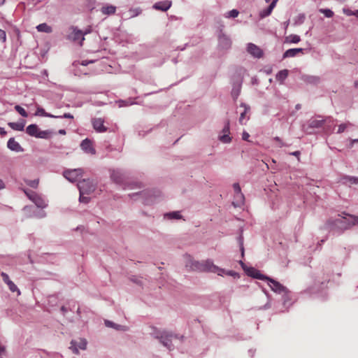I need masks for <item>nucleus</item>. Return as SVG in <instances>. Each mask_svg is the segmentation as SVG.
<instances>
[{
	"label": "nucleus",
	"mask_w": 358,
	"mask_h": 358,
	"mask_svg": "<svg viewBox=\"0 0 358 358\" xmlns=\"http://www.w3.org/2000/svg\"><path fill=\"white\" fill-rule=\"evenodd\" d=\"M302 48H292L286 50L283 55V57H293L296 56L298 53L303 52Z\"/></svg>",
	"instance_id": "nucleus-28"
},
{
	"label": "nucleus",
	"mask_w": 358,
	"mask_h": 358,
	"mask_svg": "<svg viewBox=\"0 0 358 358\" xmlns=\"http://www.w3.org/2000/svg\"><path fill=\"white\" fill-rule=\"evenodd\" d=\"M185 267L189 271L199 272H211L217 273L220 276H224L225 272L224 268H220L215 265L212 260L206 259L204 261H196L190 255H186Z\"/></svg>",
	"instance_id": "nucleus-1"
},
{
	"label": "nucleus",
	"mask_w": 358,
	"mask_h": 358,
	"mask_svg": "<svg viewBox=\"0 0 358 358\" xmlns=\"http://www.w3.org/2000/svg\"><path fill=\"white\" fill-rule=\"evenodd\" d=\"M79 192L87 193L89 195L95 190V185L89 179H84L78 183Z\"/></svg>",
	"instance_id": "nucleus-10"
},
{
	"label": "nucleus",
	"mask_w": 358,
	"mask_h": 358,
	"mask_svg": "<svg viewBox=\"0 0 358 358\" xmlns=\"http://www.w3.org/2000/svg\"><path fill=\"white\" fill-rule=\"evenodd\" d=\"M35 115L36 116H43V117H48L54 118L55 115L50 113H48L45 111V110L41 107H37L36 111L35 113Z\"/></svg>",
	"instance_id": "nucleus-35"
},
{
	"label": "nucleus",
	"mask_w": 358,
	"mask_h": 358,
	"mask_svg": "<svg viewBox=\"0 0 358 358\" xmlns=\"http://www.w3.org/2000/svg\"><path fill=\"white\" fill-rule=\"evenodd\" d=\"M323 124H324L323 120H317V119L310 120L309 121L308 127L307 128H306L304 127L303 130L308 132V128H320L323 125ZM309 133H310V131H309Z\"/></svg>",
	"instance_id": "nucleus-24"
},
{
	"label": "nucleus",
	"mask_w": 358,
	"mask_h": 358,
	"mask_svg": "<svg viewBox=\"0 0 358 358\" xmlns=\"http://www.w3.org/2000/svg\"><path fill=\"white\" fill-rule=\"evenodd\" d=\"M134 12V13L131 15V17L137 16L140 13V11L138 10H136Z\"/></svg>",
	"instance_id": "nucleus-61"
},
{
	"label": "nucleus",
	"mask_w": 358,
	"mask_h": 358,
	"mask_svg": "<svg viewBox=\"0 0 358 358\" xmlns=\"http://www.w3.org/2000/svg\"><path fill=\"white\" fill-rule=\"evenodd\" d=\"M26 132L31 136L39 138H48L52 134L49 130H40L38 127L34 124L29 125L26 129Z\"/></svg>",
	"instance_id": "nucleus-5"
},
{
	"label": "nucleus",
	"mask_w": 358,
	"mask_h": 358,
	"mask_svg": "<svg viewBox=\"0 0 358 358\" xmlns=\"http://www.w3.org/2000/svg\"><path fill=\"white\" fill-rule=\"evenodd\" d=\"M239 263L241 265V266L243 268V270L245 271V273L249 276H251V277L253 278L254 275H255V274L257 273L258 270H257L256 268H255L253 267H248V266H246L245 265V264L242 261H240Z\"/></svg>",
	"instance_id": "nucleus-29"
},
{
	"label": "nucleus",
	"mask_w": 358,
	"mask_h": 358,
	"mask_svg": "<svg viewBox=\"0 0 358 358\" xmlns=\"http://www.w3.org/2000/svg\"><path fill=\"white\" fill-rule=\"evenodd\" d=\"M8 126L14 130L22 131L25 126V122L22 120L17 122H9Z\"/></svg>",
	"instance_id": "nucleus-30"
},
{
	"label": "nucleus",
	"mask_w": 358,
	"mask_h": 358,
	"mask_svg": "<svg viewBox=\"0 0 358 358\" xmlns=\"http://www.w3.org/2000/svg\"><path fill=\"white\" fill-rule=\"evenodd\" d=\"M79 201L81 203H87L90 201V198L87 196V193L80 192Z\"/></svg>",
	"instance_id": "nucleus-40"
},
{
	"label": "nucleus",
	"mask_w": 358,
	"mask_h": 358,
	"mask_svg": "<svg viewBox=\"0 0 358 358\" xmlns=\"http://www.w3.org/2000/svg\"><path fill=\"white\" fill-rule=\"evenodd\" d=\"M67 38L70 41L79 43L80 45L85 40L83 32L73 27L69 28V33L67 36Z\"/></svg>",
	"instance_id": "nucleus-9"
},
{
	"label": "nucleus",
	"mask_w": 358,
	"mask_h": 358,
	"mask_svg": "<svg viewBox=\"0 0 358 358\" xmlns=\"http://www.w3.org/2000/svg\"><path fill=\"white\" fill-rule=\"evenodd\" d=\"M6 134L3 128L0 127V135H5Z\"/></svg>",
	"instance_id": "nucleus-59"
},
{
	"label": "nucleus",
	"mask_w": 358,
	"mask_h": 358,
	"mask_svg": "<svg viewBox=\"0 0 358 358\" xmlns=\"http://www.w3.org/2000/svg\"><path fill=\"white\" fill-rule=\"evenodd\" d=\"M54 118H69L73 119V116L70 113H64L63 115H55Z\"/></svg>",
	"instance_id": "nucleus-46"
},
{
	"label": "nucleus",
	"mask_w": 358,
	"mask_h": 358,
	"mask_svg": "<svg viewBox=\"0 0 358 358\" xmlns=\"http://www.w3.org/2000/svg\"><path fill=\"white\" fill-rule=\"evenodd\" d=\"M233 188H234L235 194L241 193V187L238 183H234L233 185Z\"/></svg>",
	"instance_id": "nucleus-50"
},
{
	"label": "nucleus",
	"mask_w": 358,
	"mask_h": 358,
	"mask_svg": "<svg viewBox=\"0 0 358 358\" xmlns=\"http://www.w3.org/2000/svg\"><path fill=\"white\" fill-rule=\"evenodd\" d=\"M64 177L71 182H74L83 176L81 169H69L63 172Z\"/></svg>",
	"instance_id": "nucleus-11"
},
{
	"label": "nucleus",
	"mask_w": 358,
	"mask_h": 358,
	"mask_svg": "<svg viewBox=\"0 0 358 358\" xmlns=\"http://www.w3.org/2000/svg\"><path fill=\"white\" fill-rule=\"evenodd\" d=\"M6 0H0V6H2L4 4Z\"/></svg>",
	"instance_id": "nucleus-64"
},
{
	"label": "nucleus",
	"mask_w": 358,
	"mask_h": 358,
	"mask_svg": "<svg viewBox=\"0 0 358 358\" xmlns=\"http://www.w3.org/2000/svg\"><path fill=\"white\" fill-rule=\"evenodd\" d=\"M104 324L107 327L113 328L119 331H127L129 330V327L124 325L116 324L112 321L106 320Z\"/></svg>",
	"instance_id": "nucleus-18"
},
{
	"label": "nucleus",
	"mask_w": 358,
	"mask_h": 358,
	"mask_svg": "<svg viewBox=\"0 0 358 358\" xmlns=\"http://www.w3.org/2000/svg\"><path fill=\"white\" fill-rule=\"evenodd\" d=\"M26 184L29 186H30L32 188H37L38 185V183H39V180L38 179H36V180H24Z\"/></svg>",
	"instance_id": "nucleus-37"
},
{
	"label": "nucleus",
	"mask_w": 358,
	"mask_h": 358,
	"mask_svg": "<svg viewBox=\"0 0 358 358\" xmlns=\"http://www.w3.org/2000/svg\"><path fill=\"white\" fill-rule=\"evenodd\" d=\"M159 195V192L152 190H145L132 194L131 196H138L146 204H150L154 202L155 198Z\"/></svg>",
	"instance_id": "nucleus-6"
},
{
	"label": "nucleus",
	"mask_w": 358,
	"mask_h": 358,
	"mask_svg": "<svg viewBox=\"0 0 358 358\" xmlns=\"http://www.w3.org/2000/svg\"><path fill=\"white\" fill-rule=\"evenodd\" d=\"M343 13L348 15V16H351V15H355V13H356V10L355 11H352L350 9H348V8H344L343 9Z\"/></svg>",
	"instance_id": "nucleus-52"
},
{
	"label": "nucleus",
	"mask_w": 358,
	"mask_h": 358,
	"mask_svg": "<svg viewBox=\"0 0 358 358\" xmlns=\"http://www.w3.org/2000/svg\"><path fill=\"white\" fill-rule=\"evenodd\" d=\"M117 103H118V106H119L120 108L124 107V106H127L129 105H131L132 104L131 102H129L127 101H123V100L118 101Z\"/></svg>",
	"instance_id": "nucleus-45"
},
{
	"label": "nucleus",
	"mask_w": 358,
	"mask_h": 358,
	"mask_svg": "<svg viewBox=\"0 0 358 358\" xmlns=\"http://www.w3.org/2000/svg\"><path fill=\"white\" fill-rule=\"evenodd\" d=\"M245 197L244 195L241 193L235 194L234 201H233V205L235 207H241L244 203Z\"/></svg>",
	"instance_id": "nucleus-27"
},
{
	"label": "nucleus",
	"mask_w": 358,
	"mask_h": 358,
	"mask_svg": "<svg viewBox=\"0 0 358 358\" xmlns=\"http://www.w3.org/2000/svg\"><path fill=\"white\" fill-rule=\"evenodd\" d=\"M247 51L250 55L256 58H260L263 55L262 49L252 43H249L247 45Z\"/></svg>",
	"instance_id": "nucleus-14"
},
{
	"label": "nucleus",
	"mask_w": 358,
	"mask_h": 358,
	"mask_svg": "<svg viewBox=\"0 0 358 358\" xmlns=\"http://www.w3.org/2000/svg\"><path fill=\"white\" fill-rule=\"evenodd\" d=\"M305 20V15L303 14H300L297 17L296 23L302 24Z\"/></svg>",
	"instance_id": "nucleus-51"
},
{
	"label": "nucleus",
	"mask_w": 358,
	"mask_h": 358,
	"mask_svg": "<svg viewBox=\"0 0 358 358\" xmlns=\"http://www.w3.org/2000/svg\"><path fill=\"white\" fill-rule=\"evenodd\" d=\"M241 82H238L233 87L231 90V96L234 99H236L239 96L241 92Z\"/></svg>",
	"instance_id": "nucleus-33"
},
{
	"label": "nucleus",
	"mask_w": 358,
	"mask_h": 358,
	"mask_svg": "<svg viewBox=\"0 0 358 358\" xmlns=\"http://www.w3.org/2000/svg\"><path fill=\"white\" fill-rule=\"evenodd\" d=\"M59 134L64 135L66 134V131L64 129H60L59 130Z\"/></svg>",
	"instance_id": "nucleus-62"
},
{
	"label": "nucleus",
	"mask_w": 358,
	"mask_h": 358,
	"mask_svg": "<svg viewBox=\"0 0 358 358\" xmlns=\"http://www.w3.org/2000/svg\"><path fill=\"white\" fill-rule=\"evenodd\" d=\"M46 216V213L43 210H40L36 213H34L33 217L37 218H43Z\"/></svg>",
	"instance_id": "nucleus-43"
},
{
	"label": "nucleus",
	"mask_w": 358,
	"mask_h": 358,
	"mask_svg": "<svg viewBox=\"0 0 358 358\" xmlns=\"http://www.w3.org/2000/svg\"><path fill=\"white\" fill-rule=\"evenodd\" d=\"M277 1L278 0H273L267 8L262 10L259 13L260 17L264 18L268 16L275 8Z\"/></svg>",
	"instance_id": "nucleus-23"
},
{
	"label": "nucleus",
	"mask_w": 358,
	"mask_h": 358,
	"mask_svg": "<svg viewBox=\"0 0 358 358\" xmlns=\"http://www.w3.org/2000/svg\"><path fill=\"white\" fill-rule=\"evenodd\" d=\"M6 187L4 182L0 179V190L3 189Z\"/></svg>",
	"instance_id": "nucleus-57"
},
{
	"label": "nucleus",
	"mask_w": 358,
	"mask_h": 358,
	"mask_svg": "<svg viewBox=\"0 0 358 358\" xmlns=\"http://www.w3.org/2000/svg\"><path fill=\"white\" fill-rule=\"evenodd\" d=\"M36 29L39 32H44L48 34L51 33L52 31V27L46 23H41L38 24L36 27Z\"/></svg>",
	"instance_id": "nucleus-31"
},
{
	"label": "nucleus",
	"mask_w": 358,
	"mask_h": 358,
	"mask_svg": "<svg viewBox=\"0 0 358 358\" xmlns=\"http://www.w3.org/2000/svg\"><path fill=\"white\" fill-rule=\"evenodd\" d=\"M1 275L2 277L3 282L8 285L9 289L12 292H17V294L20 295V291L19 290L17 287L15 285V283L10 280L8 275L6 274V273L2 272L1 273Z\"/></svg>",
	"instance_id": "nucleus-16"
},
{
	"label": "nucleus",
	"mask_w": 358,
	"mask_h": 358,
	"mask_svg": "<svg viewBox=\"0 0 358 358\" xmlns=\"http://www.w3.org/2000/svg\"><path fill=\"white\" fill-rule=\"evenodd\" d=\"M27 196L39 208H45L48 206L47 201L35 192L27 189H22Z\"/></svg>",
	"instance_id": "nucleus-4"
},
{
	"label": "nucleus",
	"mask_w": 358,
	"mask_h": 358,
	"mask_svg": "<svg viewBox=\"0 0 358 358\" xmlns=\"http://www.w3.org/2000/svg\"><path fill=\"white\" fill-rule=\"evenodd\" d=\"M250 134L247 131H243L242 134V138L244 141H249Z\"/></svg>",
	"instance_id": "nucleus-54"
},
{
	"label": "nucleus",
	"mask_w": 358,
	"mask_h": 358,
	"mask_svg": "<svg viewBox=\"0 0 358 358\" xmlns=\"http://www.w3.org/2000/svg\"><path fill=\"white\" fill-rule=\"evenodd\" d=\"M87 341L83 338L73 339L70 343L69 349L72 350L74 354L78 355L79 350H85L87 349Z\"/></svg>",
	"instance_id": "nucleus-7"
},
{
	"label": "nucleus",
	"mask_w": 358,
	"mask_h": 358,
	"mask_svg": "<svg viewBox=\"0 0 358 358\" xmlns=\"http://www.w3.org/2000/svg\"><path fill=\"white\" fill-rule=\"evenodd\" d=\"M241 108H243V111L241 113V115L239 117V122L241 124H245L248 120L249 119L248 117L246 116V114L250 110V108L248 107L245 103H242L241 105Z\"/></svg>",
	"instance_id": "nucleus-25"
},
{
	"label": "nucleus",
	"mask_w": 358,
	"mask_h": 358,
	"mask_svg": "<svg viewBox=\"0 0 358 358\" xmlns=\"http://www.w3.org/2000/svg\"><path fill=\"white\" fill-rule=\"evenodd\" d=\"M241 255L243 256L244 255V248H243V246L242 241L241 242Z\"/></svg>",
	"instance_id": "nucleus-60"
},
{
	"label": "nucleus",
	"mask_w": 358,
	"mask_h": 358,
	"mask_svg": "<svg viewBox=\"0 0 358 358\" xmlns=\"http://www.w3.org/2000/svg\"><path fill=\"white\" fill-rule=\"evenodd\" d=\"M239 14V12L236 10V9H233L229 12H227L224 16L225 17H227V18H235Z\"/></svg>",
	"instance_id": "nucleus-38"
},
{
	"label": "nucleus",
	"mask_w": 358,
	"mask_h": 358,
	"mask_svg": "<svg viewBox=\"0 0 358 358\" xmlns=\"http://www.w3.org/2000/svg\"><path fill=\"white\" fill-rule=\"evenodd\" d=\"M93 61L92 60H83L81 62V65L83 66H87V64H90V63H92Z\"/></svg>",
	"instance_id": "nucleus-56"
},
{
	"label": "nucleus",
	"mask_w": 358,
	"mask_h": 358,
	"mask_svg": "<svg viewBox=\"0 0 358 358\" xmlns=\"http://www.w3.org/2000/svg\"><path fill=\"white\" fill-rule=\"evenodd\" d=\"M104 121L101 118H94L92 120L93 128L99 133L105 132L107 131V127L103 124Z\"/></svg>",
	"instance_id": "nucleus-17"
},
{
	"label": "nucleus",
	"mask_w": 358,
	"mask_h": 358,
	"mask_svg": "<svg viewBox=\"0 0 358 358\" xmlns=\"http://www.w3.org/2000/svg\"><path fill=\"white\" fill-rule=\"evenodd\" d=\"M267 281H268V286L271 287V289L273 292L278 293V294H282L284 295L287 294V293H288L287 289L285 287H284L282 285H281L280 282H278V281H275V280L269 278H268V280H267Z\"/></svg>",
	"instance_id": "nucleus-12"
},
{
	"label": "nucleus",
	"mask_w": 358,
	"mask_h": 358,
	"mask_svg": "<svg viewBox=\"0 0 358 358\" xmlns=\"http://www.w3.org/2000/svg\"><path fill=\"white\" fill-rule=\"evenodd\" d=\"M81 148L87 153L94 154L95 150L92 145V142L89 139L86 138L83 140L80 144Z\"/></svg>",
	"instance_id": "nucleus-19"
},
{
	"label": "nucleus",
	"mask_w": 358,
	"mask_h": 358,
	"mask_svg": "<svg viewBox=\"0 0 358 358\" xmlns=\"http://www.w3.org/2000/svg\"><path fill=\"white\" fill-rule=\"evenodd\" d=\"M5 352V348L0 345V355H2Z\"/></svg>",
	"instance_id": "nucleus-58"
},
{
	"label": "nucleus",
	"mask_w": 358,
	"mask_h": 358,
	"mask_svg": "<svg viewBox=\"0 0 358 358\" xmlns=\"http://www.w3.org/2000/svg\"><path fill=\"white\" fill-rule=\"evenodd\" d=\"M224 271H225V272L224 273V275H228L232 276L234 278L238 277V274L237 273H236L235 271H226V270H224Z\"/></svg>",
	"instance_id": "nucleus-49"
},
{
	"label": "nucleus",
	"mask_w": 358,
	"mask_h": 358,
	"mask_svg": "<svg viewBox=\"0 0 358 358\" xmlns=\"http://www.w3.org/2000/svg\"><path fill=\"white\" fill-rule=\"evenodd\" d=\"M290 155L296 157L298 158V160H299V155H300L299 151H294V152H290Z\"/></svg>",
	"instance_id": "nucleus-55"
},
{
	"label": "nucleus",
	"mask_w": 358,
	"mask_h": 358,
	"mask_svg": "<svg viewBox=\"0 0 358 358\" xmlns=\"http://www.w3.org/2000/svg\"><path fill=\"white\" fill-rule=\"evenodd\" d=\"M218 140L225 144L230 143L232 141V138L230 136V122L229 120L225 122L223 129L220 131Z\"/></svg>",
	"instance_id": "nucleus-8"
},
{
	"label": "nucleus",
	"mask_w": 358,
	"mask_h": 358,
	"mask_svg": "<svg viewBox=\"0 0 358 358\" xmlns=\"http://www.w3.org/2000/svg\"><path fill=\"white\" fill-rule=\"evenodd\" d=\"M254 278L260 279V280H268V277H266L262 274L259 271H257V273L255 274L253 277Z\"/></svg>",
	"instance_id": "nucleus-44"
},
{
	"label": "nucleus",
	"mask_w": 358,
	"mask_h": 358,
	"mask_svg": "<svg viewBox=\"0 0 358 358\" xmlns=\"http://www.w3.org/2000/svg\"><path fill=\"white\" fill-rule=\"evenodd\" d=\"M288 76V71L287 69L280 71L276 75V79L282 83Z\"/></svg>",
	"instance_id": "nucleus-36"
},
{
	"label": "nucleus",
	"mask_w": 358,
	"mask_h": 358,
	"mask_svg": "<svg viewBox=\"0 0 358 358\" xmlns=\"http://www.w3.org/2000/svg\"><path fill=\"white\" fill-rule=\"evenodd\" d=\"M152 336L158 340L159 343L169 350L171 351L175 348V343H182L184 336L166 329L154 328L151 333Z\"/></svg>",
	"instance_id": "nucleus-2"
},
{
	"label": "nucleus",
	"mask_w": 358,
	"mask_h": 358,
	"mask_svg": "<svg viewBox=\"0 0 358 358\" xmlns=\"http://www.w3.org/2000/svg\"><path fill=\"white\" fill-rule=\"evenodd\" d=\"M164 217L169 220H179L181 219L182 216L178 211H173L171 213H166L164 215Z\"/></svg>",
	"instance_id": "nucleus-34"
},
{
	"label": "nucleus",
	"mask_w": 358,
	"mask_h": 358,
	"mask_svg": "<svg viewBox=\"0 0 358 358\" xmlns=\"http://www.w3.org/2000/svg\"><path fill=\"white\" fill-rule=\"evenodd\" d=\"M352 126L351 123L350 122H346V123H344V124H341L338 126V131H337V133L338 134H341L343 132L345 131V130L348 127H350Z\"/></svg>",
	"instance_id": "nucleus-41"
},
{
	"label": "nucleus",
	"mask_w": 358,
	"mask_h": 358,
	"mask_svg": "<svg viewBox=\"0 0 358 358\" xmlns=\"http://www.w3.org/2000/svg\"><path fill=\"white\" fill-rule=\"evenodd\" d=\"M171 6V2L170 1L166 0L163 1H159L155 3L153 5V8L156 10H159L162 11H166Z\"/></svg>",
	"instance_id": "nucleus-20"
},
{
	"label": "nucleus",
	"mask_w": 358,
	"mask_h": 358,
	"mask_svg": "<svg viewBox=\"0 0 358 358\" xmlns=\"http://www.w3.org/2000/svg\"><path fill=\"white\" fill-rule=\"evenodd\" d=\"M29 210V207H28V206L24 207V209H23V210L24 212H27Z\"/></svg>",
	"instance_id": "nucleus-63"
},
{
	"label": "nucleus",
	"mask_w": 358,
	"mask_h": 358,
	"mask_svg": "<svg viewBox=\"0 0 358 358\" xmlns=\"http://www.w3.org/2000/svg\"><path fill=\"white\" fill-rule=\"evenodd\" d=\"M101 11L103 15H113L116 11V7L113 5L106 4L102 6Z\"/></svg>",
	"instance_id": "nucleus-26"
},
{
	"label": "nucleus",
	"mask_w": 358,
	"mask_h": 358,
	"mask_svg": "<svg viewBox=\"0 0 358 358\" xmlns=\"http://www.w3.org/2000/svg\"><path fill=\"white\" fill-rule=\"evenodd\" d=\"M7 146L12 151H15L17 152L23 151V149L22 148L20 145L13 138H10L8 140Z\"/></svg>",
	"instance_id": "nucleus-21"
},
{
	"label": "nucleus",
	"mask_w": 358,
	"mask_h": 358,
	"mask_svg": "<svg viewBox=\"0 0 358 358\" xmlns=\"http://www.w3.org/2000/svg\"><path fill=\"white\" fill-rule=\"evenodd\" d=\"M110 178L117 184H122L125 179V175L120 169H113L110 172Z\"/></svg>",
	"instance_id": "nucleus-13"
},
{
	"label": "nucleus",
	"mask_w": 358,
	"mask_h": 358,
	"mask_svg": "<svg viewBox=\"0 0 358 358\" xmlns=\"http://www.w3.org/2000/svg\"><path fill=\"white\" fill-rule=\"evenodd\" d=\"M307 81L312 83H317L320 81V78L315 76L308 77Z\"/></svg>",
	"instance_id": "nucleus-48"
},
{
	"label": "nucleus",
	"mask_w": 358,
	"mask_h": 358,
	"mask_svg": "<svg viewBox=\"0 0 358 358\" xmlns=\"http://www.w3.org/2000/svg\"><path fill=\"white\" fill-rule=\"evenodd\" d=\"M0 40L3 42H5L6 40V32L0 29Z\"/></svg>",
	"instance_id": "nucleus-53"
},
{
	"label": "nucleus",
	"mask_w": 358,
	"mask_h": 358,
	"mask_svg": "<svg viewBox=\"0 0 358 358\" xmlns=\"http://www.w3.org/2000/svg\"><path fill=\"white\" fill-rule=\"evenodd\" d=\"M301 41L299 36L296 34H290L285 37V43H297Z\"/></svg>",
	"instance_id": "nucleus-32"
},
{
	"label": "nucleus",
	"mask_w": 358,
	"mask_h": 358,
	"mask_svg": "<svg viewBox=\"0 0 358 358\" xmlns=\"http://www.w3.org/2000/svg\"><path fill=\"white\" fill-rule=\"evenodd\" d=\"M355 224H358V217L350 215H347L346 217L339 215L336 219L329 220L327 222L329 229H338L341 231H343Z\"/></svg>",
	"instance_id": "nucleus-3"
},
{
	"label": "nucleus",
	"mask_w": 358,
	"mask_h": 358,
	"mask_svg": "<svg viewBox=\"0 0 358 358\" xmlns=\"http://www.w3.org/2000/svg\"><path fill=\"white\" fill-rule=\"evenodd\" d=\"M15 110L20 113L22 117H27L28 116V113L26 112V110L22 108L19 105H16L15 106Z\"/></svg>",
	"instance_id": "nucleus-39"
},
{
	"label": "nucleus",
	"mask_w": 358,
	"mask_h": 358,
	"mask_svg": "<svg viewBox=\"0 0 358 358\" xmlns=\"http://www.w3.org/2000/svg\"><path fill=\"white\" fill-rule=\"evenodd\" d=\"M231 41L230 38L224 34H220L218 37V46L222 50H228L231 48Z\"/></svg>",
	"instance_id": "nucleus-15"
},
{
	"label": "nucleus",
	"mask_w": 358,
	"mask_h": 358,
	"mask_svg": "<svg viewBox=\"0 0 358 358\" xmlns=\"http://www.w3.org/2000/svg\"><path fill=\"white\" fill-rule=\"evenodd\" d=\"M320 11L322 13L327 17H331L334 15L333 11L329 9H320Z\"/></svg>",
	"instance_id": "nucleus-42"
},
{
	"label": "nucleus",
	"mask_w": 358,
	"mask_h": 358,
	"mask_svg": "<svg viewBox=\"0 0 358 358\" xmlns=\"http://www.w3.org/2000/svg\"><path fill=\"white\" fill-rule=\"evenodd\" d=\"M341 182L345 185H358V178L350 176H344L341 178Z\"/></svg>",
	"instance_id": "nucleus-22"
},
{
	"label": "nucleus",
	"mask_w": 358,
	"mask_h": 358,
	"mask_svg": "<svg viewBox=\"0 0 358 358\" xmlns=\"http://www.w3.org/2000/svg\"><path fill=\"white\" fill-rule=\"evenodd\" d=\"M273 140H274L275 141L278 142V146L279 148H282V147H283V146H287V145H286L284 142H282V140H281L279 137H278V136L275 137V138H273Z\"/></svg>",
	"instance_id": "nucleus-47"
}]
</instances>
